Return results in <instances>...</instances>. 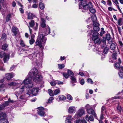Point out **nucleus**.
Returning a JSON list of instances; mask_svg holds the SVG:
<instances>
[{
    "mask_svg": "<svg viewBox=\"0 0 123 123\" xmlns=\"http://www.w3.org/2000/svg\"><path fill=\"white\" fill-rule=\"evenodd\" d=\"M103 113H101V115L100 116V120H99V121L100 120H101L102 121V120L103 118Z\"/></svg>",
    "mask_w": 123,
    "mask_h": 123,
    "instance_id": "62",
    "label": "nucleus"
},
{
    "mask_svg": "<svg viewBox=\"0 0 123 123\" xmlns=\"http://www.w3.org/2000/svg\"><path fill=\"white\" fill-rule=\"evenodd\" d=\"M122 20V18H120L118 20V24L119 25H121L122 24H121V22Z\"/></svg>",
    "mask_w": 123,
    "mask_h": 123,
    "instance_id": "48",
    "label": "nucleus"
},
{
    "mask_svg": "<svg viewBox=\"0 0 123 123\" xmlns=\"http://www.w3.org/2000/svg\"><path fill=\"white\" fill-rule=\"evenodd\" d=\"M32 78L28 75L26 79L23 81L25 87L28 88H31L33 86V84L31 83Z\"/></svg>",
    "mask_w": 123,
    "mask_h": 123,
    "instance_id": "2",
    "label": "nucleus"
},
{
    "mask_svg": "<svg viewBox=\"0 0 123 123\" xmlns=\"http://www.w3.org/2000/svg\"><path fill=\"white\" fill-rule=\"evenodd\" d=\"M67 98L68 99L70 100H72L73 98L71 95L70 94H68L67 96Z\"/></svg>",
    "mask_w": 123,
    "mask_h": 123,
    "instance_id": "46",
    "label": "nucleus"
},
{
    "mask_svg": "<svg viewBox=\"0 0 123 123\" xmlns=\"http://www.w3.org/2000/svg\"><path fill=\"white\" fill-rule=\"evenodd\" d=\"M11 17V14H8L6 16V21L7 22L10 19Z\"/></svg>",
    "mask_w": 123,
    "mask_h": 123,
    "instance_id": "47",
    "label": "nucleus"
},
{
    "mask_svg": "<svg viewBox=\"0 0 123 123\" xmlns=\"http://www.w3.org/2000/svg\"><path fill=\"white\" fill-rule=\"evenodd\" d=\"M39 6L40 9L42 10L45 7L44 4L42 2L40 3Z\"/></svg>",
    "mask_w": 123,
    "mask_h": 123,
    "instance_id": "36",
    "label": "nucleus"
},
{
    "mask_svg": "<svg viewBox=\"0 0 123 123\" xmlns=\"http://www.w3.org/2000/svg\"><path fill=\"white\" fill-rule=\"evenodd\" d=\"M48 93L50 96H54V93L53 91L50 89L48 90Z\"/></svg>",
    "mask_w": 123,
    "mask_h": 123,
    "instance_id": "38",
    "label": "nucleus"
},
{
    "mask_svg": "<svg viewBox=\"0 0 123 123\" xmlns=\"http://www.w3.org/2000/svg\"><path fill=\"white\" fill-rule=\"evenodd\" d=\"M40 22L41 26L42 27H44L46 26V21L44 18H41Z\"/></svg>",
    "mask_w": 123,
    "mask_h": 123,
    "instance_id": "19",
    "label": "nucleus"
},
{
    "mask_svg": "<svg viewBox=\"0 0 123 123\" xmlns=\"http://www.w3.org/2000/svg\"><path fill=\"white\" fill-rule=\"evenodd\" d=\"M84 113V111L82 109H80L78 111L77 113L75 115V117L77 118L82 116Z\"/></svg>",
    "mask_w": 123,
    "mask_h": 123,
    "instance_id": "9",
    "label": "nucleus"
},
{
    "mask_svg": "<svg viewBox=\"0 0 123 123\" xmlns=\"http://www.w3.org/2000/svg\"><path fill=\"white\" fill-rule=\"evenodd\" d=\"M76 123H82V120H77L76 121Z\"/></svg>",
    "mask_w": 123,
    "mask_h": 123,
    "instance_id": "59",
    "label": "nucleus"
},
{
    "mask_svg": "<svg viewBox=\"0 0 123 123\" xmlns=\"http://www.w3.org/2000/svg\"><path fill=\"white\" fill-rule=\"evenodd\" d=\"M8 46V45L5 44H3L2 47V49L4 50H5L7 49V48Z\"/></svg>",
    "mask_w": 123,
    "mask_h": 123,
    "instance_id": "34",
    "label": "nucleus"
},
{
    "mask_svg": "<svg viewBox=\"0 0 123 123\" xmlns=\"http://www.w3.org/2000/svg\"><path fill=\"white\" fill-rule=\"evenodd\" d=\"M70 120L69 119H68V118H67L66 120V123H71Z\"/></svg>",
    "mask_w": 123,
    "mask_h": 123,
    "instance_id": "58",
    "label": "nucleus"
},
{
    "mask_svg": "<svg viewBox=\"0 0 123 123\" xmlns=\"http://www.w3.org/2000/svg\"><path fill=\"white\" fill-rule=\"evenodd\" d=\"M5 86L3 84H0V91H4L5 90Z\"/></svg>",
    "mask_w": 123,
    "mask_h": 123,
    "instance_id": "35",
    "label": "nucleus"
},
{
    "mask_svg": "<svg viewBox=\"0 0 123 123\" xmlns=\"http://www.w3.org/2000/svg\"><path fill=\"white\" fill-rule=\"evenodd\" d=\"M29 27H33L35 25L34 21L33 20H31V22H29Z\"/></svg>",
    "mask_w": 123,
    "mask_h": 123,
    "instance_id": "33",
    "label": "nucleus"
},
{
    "mask_svg": "<svg viewBox=\"0 0 123 123\" xmlns=\"http://www.w3.org/2000/svg\"><path fill=\"white\" fill-rule=\"evenodd\" d=\"M63 74L64 76L67 79L68 78L69 76L68 74H67L65 73H63Z\"/></svg>",
    "mask_w": 123,
    "mask_h": 123,
    "instance_id": "52",
    "label": "nucleus"
},
{
    "mask_svg": "<svg viewBox=\"0 0 123 123\" xmlns=\"http://www.w3.org/2000/svg\"><path fill=\"white\" fill-rule=\"evenodd\" d=\"M75 107L72 106L69 107L68 109V112L69 113L71 114L74 113L75 112Z\"/></svg>",
    "mask_w": 123,
    "mask_h": 123,
    "instance_id": "17",
    "label": "nucleus"
},
{
    "mask_svg": "<svg viewBox=\"0 0 123 123\" xmlns=\"http://www.w3.org/2000/svg\"><path fill=\"white\" fill-rule=\"evenodd\" d=\"M70 79L71 80V82L72 83H74L76 82V80L74 77L73 76H71Z\"/></svg>",
    "mask_w": 123,
    "mask_h": 123,
    "instance_id": "30",
    "label": "nucleus"
},
{
    "mask_svg": "<svg viewBox=\"0 0 123 123\" xmlns=\"http://www.w3.org/2000/svg\"><path fill=\"white\" fill-rule=\"evenodd\" d=\"M0 123H9L6 119L0 120Z\"/></svg>",
    "mask_w": 123,
    "mask_h": 123,
    "instance_id": "41",
    "label": "nucleus"
},
{
    "mask_svg": "<svg viewBox=\"0 0 123 123\" xmlns=\"http://www.w3.org/2000/svg\"><path fill=\"white\" fill-rule=\"evenodd\" d=\"M42 80L41 75L39 74L36 75L33 78V80L36 82H38L41 81Z\"/></svg>",
    "mask_w": 123,
    "mask_h": 123,
    "instance_id": "8",
    "label": "nucleus"
},
{
    "mask_svg": "<svg viewBox=\"0 0 123 123\" xmlns=\"http://www.w3.org/2000/svg\"><path fill=\"white\" fill-rule=\"evenodd\" d=\"M60 92V89L59 88L54 90V95H56L59 93Z\"/></svg>",
    "mask_w": 123,
    "mask_h": 123,
    "instance_id": "31",
    "label": "nucleus"
},
{
    "mask_svg": "<svg viewBox=\"0 0 123 123\" xmlns=\"http://www.w3.org/2000/svg\"><path fill=\"white\" fill-rule=\"evenodd\" d=\"M89 7H90L89 8V10L90 12L92 13H94L96 11L92 7V3L91 2H89Z\"/></svg>",
    "mask_w": 123,
    "mask_h": 123,
    "instance_id": "16",
    "label": "nucleus"
},
{
    "mask_svg": "<svg viewBox=\"0 0 123 123\" xmlns=\"http://www.w3.org/2000/svg\"><path fill=\"white\" fill-rule=\"evenodd\" d=\"M6 114L4 113H1L0 114V120L6 119Z\"/></svg>",
    "mask_w": 123,
    "mask_h": 123,
    "instance_id": "24",
    "label": "nucleus"
},
{
    "mask_svg": "<svg viewBox=\"0 0 123 123\" xmlns=\"http://www.w3.org/2000/svg\"><path fill=\"white\" fill-rule=\"evenodd\" d=\"M53 97H50L48 99V102L49 103H51L53 102L52 100H53Z\"/></svg>",
    "mask_w": 123,
    "mask_h": 123,
    "instance_id": "45",
    "label": "nucleus"
},
{
    "mask_svg": "<svg viewBox=\"0 0 123 123\" xmlns=\"http://www.w3.org/2000/svg\"><path fill=\"white\" fill-rule=\"evenodd\" d=\"M38 73L37 70L36 68H34L32 69L28 75L32 78L34 75L38 74Z\"/></svg>",
    "mask_w": 123,
    "mask_h": 123,
    "instance_id": "6",
    "label": "nucleus"
},
{
    "mask_svg": "<svg viewBox=\"0 0 123 123\" xmlns=\"http://www.w3.org/2000/svg\"><path fill=\"white\" fill-rule=\"evenodd\" d=\"M79 74L81 76H85L84 74L82 72H80L79 73Z\"/></svg>",
    "mask_w": 123,
    "mask_h": 123,
    "instance_id": "63",
    "label": "nucleus"
},
{
    "mask_svg": "<svg viewBox=\"0 0 123 123\" xmlns=\"http://www.w3.org/2000/svg\"><path fill=\"white\" fill-rule=\"evenodd\" d=\"M87 82L88 83H90L91 84H92L93 83V82L92 81V80L90 78H89L87 79Z\"/></svg>",
    "mask_w": 123,
    "mask_h": 123,
    "instance_id": "50",
    "label": "nucleus"
},
{
    "mask_svg": "<svg viewBox=\"0 0 123 123\" xmlns=\"http://www.w3.org/2000/svg\"><path fill=\"white\" fill-rule=\"evenodd\" d=\"M97 20V18L96 16L93 17L92 18L93 21L92 25L93 26V29L94 31H98L100 29L99 27V23L95 21Z\"/></svg>",
    "mask_w": 123,
    "mask_h": 123,
    "instance_id": "4",
    "label": "nucleus"
},
{
    "mask_svg": "<svg viewBox=\"0 0 123 123\" xmlns=\"http://www.w3.org/2000/svg\"><path fill=\"white\" fill-rule=\"evenodd\" d=\"M19 11L20 12L22 13H23L24 12V11L23 9L20 8L19 9Z\"/></svg>",
    "mask_w": 123,
    "mask_h": 123,
    "instance_id": "64",
    "label": "nucleus"
},
{
    "mask_svg": "<svg viewBox=\"0 0 123 123\" xmlns=\"http://www.w3.org/2000/svg\"><path fill=\"white\" fill-rule=\"evenodd\" d=\"M109 48L107 47H106L104 48L103 51V52L104 54H107L109 51Z\"/></svg>",
    "mask_w": 123,
    "mask_h": 123,
    "instance_id": "37",
    "label": "nucleus"
},
{
    "mask_svg": "<svg viewBox=\"0 0 123 123\" xmlns=\"http://www.w3.org/2000/svg\"><path fill=\"white\" fill-rule=\"evenodd\" d=\"M117 110L120 112H121V111L122 110V109L121 106L118 105V106L117 107Z\"/></svg>",
    "mask_w": 123,
    "mask_h": 123,
    "instance_id": "49",
    "label": "nucleus"
},
{
    "mask_svg": "<svg viewBox=\"0 0 123 123\" xmlns=\"http://www.w3.org/2000/svg\"><path fill=\"white\" fill-rule=\"evenodd\" d=\"M85 119L87 121H89L90 120L91 121H92L94 120V118L92 116H90L89 117L88 115H87L85 117Z\"/></svg>",
    "mask_w": 123,
    "mask_h": 123,
    "instance_id": "22",
    "label": "nucleus"
},
{
    "mask_svg": "<svg viewBox=\"0 0 123 123\" xmlns=\"http://www.w3.org/2000/svg\"><path fill=\"white\" fill-rule=\"evenodd\" d=\"M9 104L8 102H6L5 103L2 104L1 105H0V110L3 109L4 107Z\"/></svg>",
    "mask_w": 123,
    "mask_h": 123,
    "instance_id": "20",
    "label": "nucleus"
},
{
    "mask_svg": "<svg viewBox=\"0 0 123 123\" xmlns=\"http://www.w3.org/2000/svg\"><path fill=\"white\" fill-rule=\"evenodd\" d=\"M101 31L100 32V36L101 37L103 36V34H104L105 33V32L104 31V28H102L101 29Z\"/></svg>",
    "mask_w": 123,
    "mask_h": 123,
    "instance_id": "39",
    "label": "nucleus"
},
{
    "mask_svg": "<svg viewBox=\"0 0 123 123\" xmlns=\"http://www.w3.org/2000/svg\"><path fill=\"white\" fill-rule=\"evenodd\" d=\"M35 16L31 13H29L28 14V19H33Z\"/></svg>",
    "mask_w": 123,
    "mask_h": 123,
    "instance_id": "27",
    "label": "nucleus"
},
{
    "mask_svg": "<svg viewBox=\"0 0 123 123\" xmlns=\"http://www.w3.org/2000/svg\"><path fill=\"white\" fill-rule=\"evenodd\" d=\"M105 110H106L105 108L104 107V106H102L101 108V113H104V111L105 112V113L106 112Z\"/></svg>",
    "mask_w": 123,
    "mask_h": 123,
    "instance_id": "44",
    "label": "nucleus"
},
{
    "mask_svg": "<svg viewBox=\"0 0 123 123\" xmlns=\"http://www.w3.org/2000/svg\"><path fill=\"white\" fill-rule=\"evenodd\" d=\"M38 92V89L37 88H34L31 90H29V92H31V94L34 96L36 95Z\"/></svg>",
    "mask_w": 123,
    "mask_h": 123,
    "instance_id": "10",
    "label": "nucleus"
},
{
    "mask_svg": "<svg viewBox=\"0 0 123 123\" xmlns=\"http://www.w3.org/2000/svg\"><path fill=\"white\" fill-rule=\"evenodd\" d=\"M106 38L107 40H109L111 39L110 35L109 34H107L106 35Z\"/></svg>",
    "mask_w": 123,
    "mask_h": 123,
    "instance_id": "43",
    "label": "nucleus"
},
{
    "mask_svg": "<svg viewBox=\"0 0 123 123\" xmlns=\"http://www.w3.org/2000/svg\"><path fill=\"white\" fill-rule=\"evenodd\" d=\"M0 57L1 58H4L3 61L5 63H6L9 59V56L6 55L5 52L4 51H1L0 53Z\"/></svg>",
    "mask_w": 123,
    "mask_h": 123,
    "instance_id": "5",
    "label": "nucleus"
},
{
    "mask_svg": "<svg viewBox=\"0 0 123 123\" xmlns=\"http://www.w3.org/2000/svg\"><path fill=\"white\" fill-rule=\"evenodd\" d=\"M89 3L88 4H86V2H81L79 3V9H82V12L86 11L89 9Z\"/></svg>",
    "mask_w": 123,
    "mask_h": 123,
    "instance_id": "3",
    "label": "nucleus"
},
{
    "mask_svg": "<svg viewBox=\"0 0 123 123\" xmlns=\"http://www.w3.org/2000/svg\"><path fill=\"white\" fill-rule=\"evenodd\" d=\"M50 84L51 86H55L56 85V83L54 81H53L50 82Z\"/></svg>",
    "mask_w": 123,
    "mask_h": 123,
    "instance_id": "60",
    "label": "nucleus"
},
{
    "mask_svg": "<svg viewBox=\"0 0 123 123\" xmlns=\"http://www.w3.org/2000/svg\"><path fill=\"white\" fill-rule=\"evenodd\" d=\"M111 98L112 99H117L119 98L120 97H119L117 96H116L114 97H112Z\"/></svg>",
    "mask_w": 123,
    "mask_h": 123,
    "instance_id": "61",
    "label": "nucleus"
},
{
    "mask_svg": "<svg viewBox=\"0 0 123 123\" xmlns=\"http://www.w3.org/2000/svg\"><path fill=\"white\" fill-rule=\"evenodd\" d=\"M92 39L94 43H95L99 44L101 42V40L98 37L97 38H96L94 39Z\"/></svg>",
    "mask_w": 123,
    "mask_h": 123,
    "instance_id": "25",
    "label": "nucleus"
},
{
    "mask_svg": "<svg viewBox=\"0 0 123 123\" xmlns=\"http://www.w3.org/2000/svg\"><path fill=\"white\" fill-rule=\"evenodd\" d=\"M12 31L14 35L16 36L17 34L18 30L17 28L13 27H12Z\"/></svg>",
    "mask_w": 123,
    "mask_h": 123,
    "instance_id": "21",
    "label": "nucleus"
},
{
    "mask_svg": "<svg viewBox=\"0 0 123 123\" xmlns=\"http://www.w3.org/2000/svg\"><path fill=\"white\" fill-rule=\"evenodd\" d=\"M5 78L7 80H10L14 77V75L12 73H8L6 74Z\"/></svg>",
    "mask_w": 123,
    "mask_h": 123,
    "instance_id": "11",
    "label": "nucleus"
},
{
    "mask_svg": "<svg viewBox=\"0 0 123 123\" xmlns=\"http://www.w3.org/2000/svg\"><path fill=\"white\" fill-rule=\"evenodd\" d=\"M80 84L81 85H83L85 83L84 80L83 79H82L80 80Z\"/></svg>",
    "mask_w": 123,
    "mask_h": 123,
    "instance_id": "54",
    "label": "nucleus"
},
{
    "mask_svg": "<svg viewBox=\"0 0 123 123\" xmlns=\"http://www.w3.org/2000/svg\"><path fill=\"white\" fill-rule=\"evenodd\" d=\"M87 111L89 114H92L94 117H96V114L93 109H87Z\"/></svg>",
    "mask_w": 123,
    "mask_h": 123,
    "instance_id": "14",
    "label": "nucleus"
},
{
    "mask_svg": "<svg viewBox=\"0 0 123 123\" xmlns=\"http://www.w3.org/2000/svg\"><path fill=\"white\" fill-rule=\"evenodd\" d=\"M20 44L23 47H24L25 46V45L22 40L20 41Z\"/></svg>",
    "mask_w": 123,
    "mask_h": 123,
    "instance_id": "53",
    "label": "nucleus"
},
{
    "mask_svg": "<svg viewBox=\"0 0 123 123\" xmlns=\"http://www.w3.org/2000/svg\"><path fill=\"white\" fill-rule=\"evenodd\" d=\"M17 83L15 82H12L9 84L11 86H15L17 84Z\"/></svg>",
    "mask_w": 123,
    "mask_h": 123,
    "instance_id": "56",
    "label": "nucleus"
},
{
    "mask_svg": "<svg viewBox=\"0 0 123 123\" xmlns=\"http://www.w3.org/2000/svg\"><path fill=\"white\" fill-rule=\"evenodd\" d=\"M46 30L45 31V34L46 35H48L50 33V29L49 26L46 28Z\"/></svg>",
    "mask_w": 123,
    "mask_h": 123,
    "instance_id": "28",
    "label": "nucleus"
},
{
    "mask_svg": "<svg viewBox=\"0 0 123 123\" xmlns=\"http://www.w3.org/2000/svg\"><path fill=\"white\" fill-rule=\"evenodd\" d=\"M46 40L47 38L45 37L43 34H39L35 42L36 46L38 45L41 48L42 47V43H45Z\"/></svg>",
    "mask_w": 123,
    "mask_h": 123,
    "instance_id": "1",
    "label": "nucleus"
},
{
    "mask_svg": "<svg viewBox=\"0 0 123 123\" xmlns=\"http://www.w3.org/2000/svg\"><path fill=\"white\" fill-rule=\"evenodd\" d=\"M58 67L60 69H62L63 68L65 67L64 65L63 64H58Z\"/></svg>",
    "mask_w": 123,
    "mask_h": 123,
    "instance_id": "42",
    "label": "nucleus"
},
{
    "mask_svg": "<svg viewBox=\"0 0 123 123\" xmlns=\"http://www.w3.org/2000/svg\"><path fill=\"white\" fill-rule=\"evenodd\" d=\"M106 47H107L106 45V42L105 41H103V44L101 45V48L104 49V48Z\"/></svg>",
    "mask_w": 123,
    "mask_h": 123,
    "instance_id": "51",
    "label": "nucleus"
},
{
    "mask_svg": "<svg viewBox=\"0 0 123 123\" xmlns=\"http://www.w3.org/2000/svg\"><path fill=\"white\" fill-rule=\"evenodd\" d=\"M117 53L116 51H113V53L112 55V59L114 60H116L117 59Z\"/></svg>",
    "mask_w": 123,
    "mask_h": 123,
    "instance_id": "23",
    "label": "nucleus"
},
{
    "mask_svg": "<svg viewBox=\"0 0 123 123\" xmlns=\"http://www.w3.org/2000/svg\"><path fill=\"white\" fill-rule=\"evenodd\" d=\"M117 28L118 29V32L119 33L121 34V27H120L119 26H118L117 27Z\"/></svg>",
    "mask_w": 123,
    "mask_h": 123,
    "instance_id": "57",
    "label": "nucleus"
},
{
    "mask_svg": "<svg viewBox=\"0 0 123 123\" xmlns=\"http://www.w3.org/2000/svg\"><path fill=\"white\" fill-rule=\"evenodd\" d=\"M67 73L70 76L71 75L73 76L74 75V74L73 72L69 70H68Z\"/></svg>",
    "mask_w": 123,
    "mask_h": 123,
    "instance_id": "40",
    "label": "nucleus"
},
{
    "mask_svg": "<svg viewBox=\"0 0 123 123\" xmlns=\"http://www.w3.org/2000/svg\"><path fill=\"white\" fill-rule=\"evenodd\" d=\"M91 33H90V34L92 35V33H93L92 35V39H95V38H98V36L99 35V33L97 32H93V31L92 30H91Z\"/></svg>",
    "mask_w": 123,
    "mask_h": 123,
    "instance_id": "12",
    "label": "nucleus"
},
{
    "mask_svg": "<svg viewBox=\"0 0 123 123\" xmlns=\"http://www.w3.org/2000/svg\"><path fill=\"white\" fill-rule=\"evenodd\" d=\"M6 35L5 33H3L2 34V38L4 39H6Z\"/></svg>",
    "mask_w": 123,
    "mask_h": 123,
    "instance_id": "55",
    "label": "nucleus"
},
{
    "mask_svg": "<svg viewBox=\"0 0 123 123\" xmlns=\"http://www.w3.org/2000/svg\"><path fill=\"white\" fill-rule=\"evenodd\" d=\"M118 69L119 71L118 74L120 77L121 78H123V67H120Z\"/></svg>",
    "mask_w": 123,
    "mask_h": 123,
    "instance_id": "18",
    "label": "nucleus"
},
{
    "mask_svg": "<svg viewBox=\"0 0 123 123\" xmlns=\"http://www.w3.org/2000/svg\"><path fill=\"white\" fill-rule=\"evenodd\" d=\"M121 61L120 58L118 59V62H116L115 64V68L116 69H118L120 67V64L121 63Z\"/></svg>",
    "mask_w": 123,
    "mask_h": 123,
    "instance_id": "15",
    "label": "nucleus"
},
{
    "mask_svg": "<svg viewBox=\"0 0 123 123\" xmlns=\"http://www.w3.org/2000/svg\"><path fill=\"white\" fill-rule=\"evenodd\" d=\"M58 97L60 100H63L66 99V97L63 95H61Z\"/></svg>",
    "mask_w": 123,
    "mask_h": 123,
    "instance_id": "29",
    "label": "nucleus"
},
{
    "mask_svg": "<svg viewBox=\"0 0 123 123\" xmlns=\"http://www.w3.org/2000/svg\"><path fill=\"white\" fill-rule=\"evenodd\" d=\"M44 108L43 107H39L38 108L37 110V113L41 117H43L45 115V112L44 111Z\"/></svg>",
    "mask_w": 123,
    "mask_h": 123,
    "instance_id": "7",
    "label": "nucleus"
},
{
    "mask_svg": "<svg viewBox=\"0 0 123 123\" xmlns=\"http://www.w3.org/2000/svg\"><path fill=\"white\" fill-rule=\"evenodd\" d=\"M116 48V45L115 43H112L110 46V48L112 50H114Z\"/></svg>",
    "mask_w": 123,
    "mask_h": 123,
    "instance_id": "32",
    "label": "nucleus"
},
{
    "mask_svg": "<svg viewBox=\"0 0 123 123\" xmlns=\"http://www.w3.org/2000/svg\"><path fill=\"white\" fill-rule=\"evenodd\" d=\"M25 87L24 86H22L21 88L19 89V91L16 92L15 93L17 96L18 97L19 94H21L24 91H25Z\"/></svg>",
    "mask_w": 123,
    "mask_h": 123,
    "instance_id": "13",
    "label": "nucleus"
},
{
    "mask_svg": "<svg viewBox=\"0 0 123 123\" xmlns=\"http://www.w3.org/2000/svg\"><path fill=\"white\" fill-rule=\"evenodd\" d=\"M34 37V35H32L31 36V39L29 40L30 43L31 45L32 44L35 42Z\"/></svg>",
    "mask_w": 123,
    "mask_h": 123,
    "instance_id": "26",
    "label": "nucleus"
}]
</instances>
